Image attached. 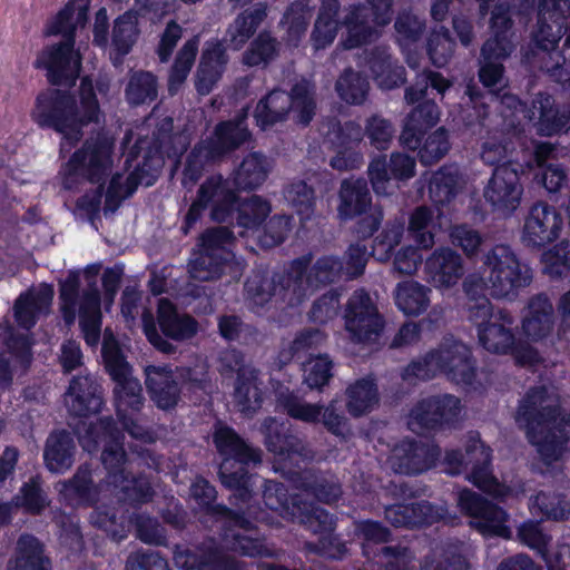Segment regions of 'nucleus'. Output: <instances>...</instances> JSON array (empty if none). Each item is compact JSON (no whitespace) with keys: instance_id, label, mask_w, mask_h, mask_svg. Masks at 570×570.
<instances>
[{"instance_id":"338daca9","label":"nucleus","mask_w":570,"mask_h":570,"mask_svg":"<svg viewBox=\"0 0 570 570\" xmlns=\"http://www.w3.org/2000/svg\"><path fill=\"white\" fill-rule=\"evenodd\" d=\"M530 512L541 519L561 521L570 514V503L560 494L541 491L530 499Z\"/></svg>"},{"instance_id":"473e14b6","label":"nucleus","mask_w":570,"mask_h":570,"mask_svg":"<svg viewBox=\"0 0 570 570\" xmlns=\"http://www.w3.org/2000/svg\"><path fill=\"white\" fill-rule=\"evenodd\" d=\"M338 199L337 213L342 220H350L366 214L372 205L367 180L363 177L343 179L338 190Z\"/></svg>"},{"instance_id":"69168bd1","label":"nucleus","mask_w":570,"mask_h":570,"mask_svg":"<svg viewBox=\"0 0 570 570\" xmlns=\"http://www.w3.org/2000/svg\"><path fill=\"white\" fill-rule=\"evenodd\" d=\"M335 90L346 104L362 105L367 97L370 82L365 76L350 67L336 80Z\"/></svg>"},{"instance_id":"c03bdc74","label":"nucleus","mask_w":570,"mask_h":570,"mask_svg":"<svg viewBox=\"0 0 570 570\" xmlns=\"http://www.w3.org/2000/svg\"><path fill=\"white\" fill-rule=\"evenodd\" d=\"M464 181L454 165H443L431 175L429 197L435 207L450 204L462 190Z\"/></svg>"},{"instance_id":"e2e57ef3","label":"nucleus","mask_w":570,"mask_h":570,"mask_svg":"<svg viewBox=\"0 0 570 570\" xmlns=\"http://www.w3.org/2000/svg\"><path fill=\"white\" fill-rule=\"evenodd\" d=\"M279 52V42L272 31L264 29L250 41L243 53V63L248 67H258L271 63Z\"/></svg>"},{"instance_id":"680f3d73","label":"nucleus","mask_w":570,"mask_h":570,"mask_svg":"<svg viewBox=\"0 0 570 570\" xmlns=\"http://www.w3.org/2000/svg\"><path fill=\"white\" fill-rule=\"evenodd\" d=\"M450 136L445 127L428 131L420 136V145L412 151H417L419 161L423 166H431L440 161L450 150Z\"/></svg>"},{"instance_id":"c9c22d12","label":"nucleus","mask_w":570,"mask_h":570,"mask_svg":"<svg viewBox=\"0 0 570 570\" xmlns=\"http://www.w3.org/2000/svg\"><path fill=\"white\" fill-rule=\"evenodd\" d=\"M30 342L26 336H13L9 324L0 325V386L11 381L9 364L11 361L26 366L30 363Z\"/></svg>"},{"instance_id":"ddd939ff","label":"nucleus","mask_w":570,"mask_h":570,"mask_svg":"<svg viewBox=\"0 0 570 570\" xmlns=\"http://www.w3.org/2000/svg\"><path fill=\"white\" fill-rule=\"evenodd\" d=\"M458 504L460 509L471 517L470 525L485 537H500L510 539L509 513L482 498L480 494L464 489L459 492Z\"/></svg>"},{"instance_id":"7ed1b4c3","label":"nucleus","mask_w":570,"mask_h":570,"mask_svg":"<svg viewBox=\"0 0 570 570\" xmlns=\"http://www.w3.org/2000/svg\"><path fill=\"white\" fill-rule=\"evenodd\" d=\"M100 105L92 83L83 79L79 89V104L67 89L41 90L31 110L32 121L42 130L61 135V148H75L83 137V128L99 121Z\"/></svg>"},{"instance_id":"20e7f679","label":"nucleus","mask_w":570,"mask_h":570,"mask_svg":"<svg viewBox=\"0 0 570 570\" xmlns=\"http://www.w3.org/2000/svg\"><path fill=\"white\" fill-rule=\"evenodd\" d=\"M302 487L303 493H295L289 500L287 490L283 484L269 482L266 484L263 494L265 505L271 510L279 512L284 518L297 520L313 533L320 534V542L314 547L311 544V549L336 558L337 554L330 547L333 541V518L324 509L316 507L312 502H306L303 497H307L311 492L320 501L332 503L340 498L341 487L332 479L314 476L309 473L305 475Z\"/></svg>"},{"instance_id":"5fc2aeb1","label":"nucleus","mask_w":570,"mask_h":570,"mask_svg":"<svg viewBox=\"0 0 570 570\" xmlns=\"http://www.w3.org/2000/svg\"><path fill=\"white\" fill-rule=\"evenodd\" d=\"M513 26L511 7L509 3H498L491 11L490 29L492 36L488 38L483 45H491L497 49H504L513 52Z\"/></svg>"},{"instance_id":"864d4df0","label":"nucleus","mask_w":570,"mask_h":570,"mask_svg":"<svg viewBox=\"0 0 570 570\" xmlns=\"http://www.w3.org/2000/svg\"><path fill=\"white\" fill-rule=\"evenodd\" d=\"M214 443L222 455L242 463L261 462V451L246 444L233 429L218 425L214 432Z\"/></svg>"},{"instance_id":"39448f33","label":"nucleus","mask_w":570,"mask_h":570,"mask_svg":"<svg viewBox=\"0 0 570 570\" xmlns=\"http://www.w3.org/2000/svg\"><path fill=\"white\" fill-rule=\"evenodd\" d=\"M515 422L546 464L558 461L570 450V414H560L559 395L553 386L529 389L519 402Z\"/></svg>"},{"instance_id":"2eb2a0df","label":"nucleus","mask_w":570,"mask_h":570,"mask_svg":"<svg viewBox=\"0 0 570 570\" xmlns=\"http://www.w3.org/2000/svg\"><path fill=\"white\" fill-rule=\"evenodd\" d=\"M394 0H367L365 4H352L344 17L347 29V47L357 48L371 41L374 28L385 27L392 20V7Z\"/></svg>"},{"instance_id":"cd10ccee","label":"nucleus","mask_w":570,"mask_h":570,"mask_svg":"<svg viewBox=\"0 0 570 570\" xmlns=\"http://www.w3.org/2000/svg\"><path fill=\"white\" fill-rule=\"evenodd\" d=\"M65 403L75 416L86 417L98 413L104 403L101 386L90 375L73 377L65 395Z\"/></svg>"},{"instance_id":"c756f323","label":"nucleus","mask_w":570,"mask_h":570,"mask_svg":"<svg viewBox=\"0 0 570 570\" xmlns=\"http://www.w3.org/2000/svg\"><path fill=\"white\" fill-rule=\"evenodd\" d=\"M228 62L226 48L218 39L206 41L196 73V89L199 94H208L222 78Z\"/></svg>"},{"instance_id":"9d476101","label":"nucleus","mask_w":570,"mask_h":570,"mask_svg":"<svg viewBox=\"0 0 570 570\" xmlns=\"http://www.w3.org/2000/svg\"><path fill=\"white\" fill-rule=\"evenodd\" d=\"M161 166L163 158L149 149L144 154L141 161L128 174L125 183L121 181V174L112 175L104 193L105 215L117 212L122 202L131 197L139 186H153L157 181Z\"/></svg>"},{"instance_id":"423d86ee","label":"nucleus","mask_w":570,"mask_h":570,"mask_svg":"<svg viewBox=\"0 0 570 570\" xmlns=\"http://www.w3.org/2000/svg\"><path fill=\"white\" fill-rule=\"evenodd\" d=\"M114 140L99 131L82 142L65 164L62 170V186L72 189L79 178L97 184L94 189L87 190L76 200V209L85 213L89 218L96 217L101 207L105 193V183L112 167Z\"/></svg>"},{"instance_id":"4d7b16f0","label":"nucleus","mask_w":570,"mask_h":570,"mask_svg":"<svg viewBox=\"0 0 570 570\" xmlns=\"http://www.w3.org/2000/svg\"><path fill=\"white\" fill-rule=\"evenodd\" d=\"M433 220L432 212L420 206L413 210L409 218L407 237L412 239L414 245H405L399 249H451L448 246L434 248V234L431 230Z\"/></svg>"},{"instance_id":"412c9836","label":"nucleus","mask_w":570,"mask_h":570,"mask_svg":"<svg viewBox=\"0 0 570 570\" xmlns=\"http://www.w3.org/2000/svg\"><path fill=\"white\" fill-rule=\"evenodd\" d=\"M466 261L475 265L476 272L471 274L464 283L471 276L480 278L482 263L475 261L474 254L470 252H462V254L459 252H433L426 259L425 271L435 287L449 288L455 285L464 274Z\"/></svg>"},{"instance_id":"72a5a7b5","label":"nucleus","mask_w":570,"mask_h":570,"mask_svg":"<svg viewBox=\"0 0 570 570\" xmlns=\"http://www.w3.org/2000/svg\"><path fill=\"white\" fill-rule=\"evenodd\" d=\"M554 326V309L544 295L530 299L522 318V334L530 341L539 342L552 332Z\"/></svg>"},{"instance_id":"0eeeda50","label":"nucleus","mask_w":570,"mask_h":570,"mask_svg":"<svg viewBox=\"0 0 570 570\" xmlns=\"http://www.w3.org/2000/svg\"><path fill=\"white\" fill-rule=\"evenodd\" d=\"M99 267H88L81 275L69 273L60 283V309L66 323L75 322L77 313L88 345H97L101 332L100 296L97 288Z\"/></svg>"},{"instance_id":"0e129e2a","label":"nucleus","mask_w":570,"mask_h":570,"mask_svg":"<svg viewBox=\"0 0 570 570\" xmlns=\"http://www.w3.org/2000/svg\"><path fill=\"white\" fill-rule=\"evenodd\" d=\"M125 97L130 106L151 104L158 97L157 77L150 71H136L129 78Z\"/></svg>"},{"instance_id":"13d9d810","label":"nucleus","mask_w":570,"mask_h":570,"mask_svg":"<svg viewBox=\"0 0 570 570\" xmlns=\"http://www.w3.org/2000/svg\"><path fill=\"white\" fill-rule=\"evenodd\" d=\"M370 70L381 88L391 90L406 82V70L392 61L390 55L375 50L368 59Z\"/></svg>"},{"instance_id":"5701e85b","label":"nucleus","mask_w":570,"mask_h":570,"mask_svg":"<svg viewBox=\"0 0 570 570\" xmlns=\"http://www.w3.org/2000/svg\"><path fill=\"white\" fill-rule=\"evenodd\" d=\"M470 462H473L468 480L498 500H505L518 493L511 488L500 483L490 471L491 451L480 440H472L466 449Z\"/></svg>"},{"instance_id":"2f4dec72","label":"nucleus","mask_w":570,"mask_h":570,"mask_svg":"<svg viewBox=\"0 0 570 570\" xmlns=\"http://www.w3.org/2000/svg\"><path fill=\"white\" fill-rule=\"evenodd\" d=\"M439 106L433 100L419 102L406 116L400 142L406 149L420 145V136L428 134L439 121Z\"/></svg>"},{"instance_id":"6e6552de","label":"nucleus","mask_w":570,"mask_h":570,"mask_svg":"<svg viewBox=\"0 0 570 570\" xmlns=\"http://www.w3.org/2000/svg\"><path fill=\"white\" fill-rule=\"evenodd\" d=\"M444 374L450 381L476 389V367L471 350L453 337H445L423 357L410 363L403 371L404 381L430 380Z\"/></svg>"},{"instance_id":"052dcab7","label":"nucleus","mask_w":570,"mask_h":570,"mask_svg":"<svg viewBox=\"0 0 570 570\" xmlns=\"http://www.w3.org/2000/svg\"><path fill=\"white\" fill-rule=\"evenodd\" d=\"M430 289L417 282H403L394 291L395 304L405 315L417 316L430 304Z\"/></svg>"},{"instance_id":"4be33fe9","label":"nucleus","mask_w":570,"mask_h":570,"mask_svg":"<svg viewBox=\"0 0 570 570\" xmlns=\"http://www.w3.org/2000/svg\"><path fill=\"white\" fill-rule=\"evenodd\" d=\"M511 55V52L504 49H497L491 47V45H482L478 59L479 81L491 95L509 107H513L520 101L515 95L502 92L503 88L501 85L505 73L504 61Z\"/></svg>"},{"instance_id":"393cba45","label":"nucleus","mask_w":570,"mask_h":570,"mask_svg":"<svg viewBox=\"0 0 570 570\" xmlns=\"http://www.w3.org/2000/svg\"><path fill=\"white\" fill-rule=\"evenodd\" d=\"M439 456L440 449L432 443L404 440L393 449L390 463L399 473L417 474L432 468Z\"/></svg>"},{"instance_id":"774afa93","label":"nucleus","mask_w":570,"mask_h":570,"mask_svg":"<svg viewBox=\"0 0 570 570\" xmlns=\"http://www.w3.org/2000/svg\"><path fill=\"white\" fill-rule=\"evenodd\" d=\"M271 204L261 196L253 195L247 200L238 203L235 207L237 212V224L247 229L258 228L268 217L271 213Z\"/></svg>"},{"instance_id":"b1692460","label":"nucleus","mask_w":570,"mask_h":570,"mask_svg":"<svg viewBox=\"0 0 570 570\" xmlns=\"http://www.w3.org/2000/svg\"><path fill=\"white\" fill-rule=\"evenodd\" d=\"M528 117L533 121L538 135L552 137L567 130L570 110L560 107L549 92L540 91L531 101Z\"/></svg>"},{"instance_id":"6ab92c4d","label":"nucleus","mask_w":570,"mask_h":570,"mask_svg":"<svg viewBox=\"0 0 570 570\" xmlns=\"http://www.w3.org/2000/svg\"><path fill=\"white\" fill-rule=\"evenodd\" d=\"M345 330L352 341L366 343L374 341L383 328L382 318L370 295L356 291L350 297L345 314Z\"/></svg>"},{"instance_id":"7c9ffc66","label":"nucleus","mask_w":570,"mask_h":570,"mask_svg":"<svg viewBox=\"0 0 570 570\" xmlns=\"http://www.w3.org/2000/svg\"><path fill=\"white\" fill-rule=\"evenodd\" d=\"M55 291L47 284H40L21 294L14 304V318L23 328L32 327L41 315L50 311Z\"/></svg>"},{"instance_id":"f257e3e1","label":"nucleus","mask_w":570,"mask_h":570,"mask_svg":"<svg viewBox=\"0 0 570 570\" xmlns=\"http://www.w3.org/2000/svg\"><path fill=\"white\" fill-rule=\"evenodd\" d=\"M482 263L480 278L471 276L463 285L469 297V320L476 328L479 343L494 354H508L514 345L513 317L504 312H493L487 292L502 298L515 289L528 286L532 271L521 263L514 252H471Z\"/></svg>"},{"instance_id":"c85d7f7f","label":"nucleus","mask_w":570,"mask_h":570,"mask_svg":"<svg viewBox=\"0 0 570 570\" xmlns=\"http://www.w3.org/2000/svg\"><path fill=\"white\" fill-rule=\"evenodd\" d=\"M566 21L562 0H538V30L533 37L535 46L544 51L554 49Z\"/></svg>"},{"instance_id":"a211bd4d","label":"nucleus","mask_w":570,"mask_h":570,"mask_svg":"<svg viewBox=\"0 0 570 570\" xmlns=\"http://www.w3.org/2000/svg\"><path fill=\"white\" fill-rule=\"evenodd\" d=\"M563 226V218L553 206L539 202L532 205L523 227V240L528 246L546 249L544 246L559 238ZM550 249H568L564 242Z\"/></svg>"},{"instance_id":"4468645a","label":"nucleus","mask_w":570,"mask_h":570,"mask_svg":"<svg viewBox=\"0 0 570 570\" xmlns=\"http://www.w3.org/2000/svg\"><path fill=\"white\" fill-rule=\"evenodd\" d=\"M463 406L452 394L433 395L419 401L409 414V429L423 433L443 425H453L462 419Z\"/></svg>"},{"instance_id":"e433bc0d","label":"nucleus","mask_w":570,"mask_h":570,"mask_svg":"<svg viewBox=\"0 0 570 570\" xmlns=\"http://www.w3.org/2000/svg\"><path fill=\"white\" fill-rule=\"evenodd\" d=\"M277 422L273 417L264 421V428L267 431L266 446L277 458L279 463L287 466V461L292 465H299L301 462L312 458V452L303 442L294 435L273 434L276 431Z\"/></svg>"},{"instance_id":"603ef678","label":"nucleus","mask_w":570,"mask_h":570,"mask_svg":"<svg viewBox=\"0 0 570 570\" xmlns=\"http://www.w3.org/2000/svg\"><path fill=\"white\" fill-rule=\"evenodd\" d=\"M266 157L261 153H249L233 173V184L237 190H254L267 178Z\"/></svg>"},{"instance_id":"bf43d9fd","label":"nucleus","mask_w":570,"mask_h":570,"mask_svg":"<svg viewBox=\"0 0 570 570\" xmlns=\"http://www.w3.org/2000/svg\"><path fill=\"white\" fill-rule=\"evenodd\" d=\"M198 47L199 39L194 36L178 50L168 73L167 87L170 95L177 94L187 80L195 63Z\"/></svg>"},{"instance_id":"6e6d98bb","label":"nucleus","mask_w":570,"mask_h":570,"mask_svg":"<svg viewBox=\"0 0 570 570\" xmlns=\"http://www.w3.org/2000/svg\"><path fill=\"white\" fill-rule=\"evenodd\" d=\"M75 444L68 432L52 433L46 443L43 459L46 466L56 473H62L73 463Z\"/></svg>"},{"instance_id":"a19ab883","label":"nucleus","mask_w":570,"mask_h":570,"mask_svg":"<svg viewBox=\"0 0 570 570\" xmlns=\"http://www.w3.org/2000/svg\"><path fill=\"white\" fill-rule=\"evenodd\" d=\"M366 263V252L345 253L340 262L326 257L317 262L315 277L320 283H332L341 276L354 278L363 274Z\"/></svg>"},{"instance_id":"49530a36","label":"nucleus","mask_w":570,"mask_h":570,"mask_svg":"<svg viewBox=\"0 0 570 570\" xmlns=\"http://www.w3.org/2000/svg\"><path fill=\"white\" fill-rule=\"evenodd\" d=\"M158 323L163 333L176 341L189 340L198 331L197 322L187 314H179L166 298L158 301Z\"/></svg>"},{"instance_id":"4c0bfd02","label":"nucleus","mask_w":570,"mask_h":570,"mask_svg":"<svg viewBox=\"0 0 570 570\" xmlns=\"http://www.w3.org/2000/svg\"><path fill=\"white\" fill-rule=\"evenodd\" d=\"M146 386L151 400L159 409L167 410L175 406L179 399V386L173 371L167 366H147Z\"/></svg>"},{"instance_id":"37998d69","label":"nucleus","mask_w":570,"mask_h":570,"mask_svg":"<svg viewBox=\"0 0 570 570\" xmlns=\"http://www.w3.org/2000/svg\"><path fill=\"white\" fill-rule=\"evenodd\" d=\"M340 0H321L318 13L311 33V41L316 50L325 49L335 40L344 20L338 19Z\"/></svg>"},{"instance_id":"f704fd0d","label":"nucleus","mask_w":570,"mask_h":570,"mask_svg":"<svg viewBox=\"0 0 570 570\" xmlns=\"http://www.w3.org/2000/svg\"><path fill=\"white\" fill-rule=\"evenodd\" d=\"M234 258V252H197L189 263L190 276L198 281H210L224 273L237 276L242 267Z\"/></svg>"},{"instance_id":"58836bf2","label":"nucleus","mask_w":570,"mask_h":570,"mask_svg":"<svg viewBox=\"0 0 570 570\" xmlns=\"http://www.w3.org/2000/svg\"><path fill=\"white\" fill-rule=\"evenodd\" d=\"M291 98L292 90L287 92L282 89H273L262 97L254 110L256 126L266 130L278 122L285 121L293 108Z\"/></svg>"},{"instance_id":"dca6fc26","label":"nucleus","mask_w":570,"mask_h":570,"mask_svg":"<svg viewBox=\"0 0 570 570\" xmlns=\"http://www.w3.org/2000/svg\"><path fill=\"white\" fill-rule=\"evenodd\" d=\"M33 67L47 71V80L51 86L73 85L79 77L81 57L75 50V42L62 40L46 46L38 53Z\"/></svg>"},{"instance_id":"9b49d317","label":"nucleus","mask_w":570,"mask_h":570,"mask_svg":"<svg viewBox=\"0 0 570 570\" xmlns=\"http://www.w3.org/2000/svg\"><path fill=\"white\" fill-rule=\"evenodd\" d=\"M363 138V127L357 121L342 122L336 118L331 119L324 136L330 148L335 151L330 166L340 171L358 169L364 160L361 151Z\"/></svg>"},{"instance_id":"1a4fd4ad","label":"nucleus","mask_w":570,"mask_h":570,"mask_svg":"<svg viewBox=\"0 0 570 570\" xmlns=\"http://www.w3.org/2000/svg\"><path fill=\"white\" fill-rule=\"evenodd\" d=\"M237 203L238 194L233 190L228 179L220 174L208 176L199 186L196 199L188 207L181 225L183 233L187 235L194 228L209 205L210 218L214 222H227L233 217Z\"/></svg>"},{"instance_id":"ea45409f","label":"nucleus","mask_w":570,"mask_h":570,"mask_svg":"<svg viewBox=\"0 0 570 570\" xmlns=\"http://www.w3.org/2000/svg\"><path fill=\"white\" fill-rule=\"evenodd\" d=\"M268 14L266 2H257L242 10L228 26L226 35L233 49H242L254 37Z\"/></svg>"},{"instance_id":"f8f14e48","label":"nucleus","mask_w":570,"mask_h":570,"mask_svg":"<svg viewBox=\"0 0 570 570\" xmlns=\"http://www.w3.org/2000/svg\"><path fill=\"white\" fill-rule=\"evenodd\" d=\"M308 288L309 283L302 273L282 274L272 278L254 274L245 284L247 296L256 305H264L272 297L296 305L307 295Z\"/></svg>"},{"instance_id":"a18cd8bd","label":"nucleus","mask_w":570,"mask_h":570,"mask_svg":"<svg viewBox=\"0 0 570 570\" xmlns=\"http://www.w3.org/2000/svg\"><path fill=\"white\" fill-rule=\"evenodd\" d=\"M138 33V19L134 11L128 10L115 19L110 51L115 66L122 63L124 58L131 51Z\"/></svg>"},{"instance_id":"f3484780","label":"nucleus","mask_w":570,"mask_h":570,"mask_svg":"<svg viewBox=\"0 0 570 570\" xmlns=\"http://www.w3.org/2000/svg\"><path fill=\"white\" fill-rule=\"evenodd\" d=\"M522 173V165L519 161H507L493 168L483 193L493 210L512 214L519 207L523 194L520 183Z\"/></svg>"},{"instance_id":"f03ea898","label":"nucleus","mask_w":570,"mask_h":570,"mask_svg":"<svg viewBox=\"0 0 570 570\" xmlns=\"http://www.w3.org/2000/svg\"><path fill=\"white\" fill-rule=\"evenodd\" d=\"M79 442L83 450L94 452L99 442H104L101 461L107 470L104 484H91L90 471L87 466L78 469L73 479L61 484L60 492L70 497L77 495L80 500L96 502L99 492L115 494L119 500L141 502L151 494L149 483L134 476V466L146 464L148 468L158 469L159 463L146 449H134L128 456L120 442V433L116 430L111 417H104L88 426L85 422L76 428Z\"/></svg>"},{"instance_id":"79ce46f5","label":"nucleus","mask_w":570,"mask_h":570,"mask_svg":"<svg viewBox=\"0 0 570 570\" xmlns=\"http://www.w3.org/2000/svg\"><path fill=\"white\" fill-rule=\"evenodd\" d=\"M385 519L394 527L430 524L442 518V512L426 501L393 504L385 508Z\"/></svg>"},{"instance_id":"09e8293b","label":"nucleus","mask_w":570,"mask_h":570,"mask_svg":"<svg viewBox=\"0 0 570 570\" xmlns=\"http://www.w3.org/2000/svg\"><path fill=\"white\" fill-rule=\"evenodd\" d=\"M346 409L348 413L358 417L374 410L379 404L377 385L372 377H363L348 384L345 390Z\"/></svg>"},{"instance_id":"a878e982","label":"nucleus","mask_w":570,"mask_h":570,"mask_svg":"<svg viewBox=\"0 0 570 570\" xmlns=\"http://www.w3.org/2000/svg\"><path fill=\"white\" fill-rule=\"evenodd\" d=\"M217 508L218 512L224 518L225 532L223 541L228 549L249 557L268 554V550L264 543L253 537V530L248 520L233 513L225 507Z\"/></svg>"},{"instance_id":"bb28decb","label":"nucleus","mask_w":570,"mask_h":570,"mask_svg":"<svg viewBox=\"0 0 570 570\" xmlns=\"http://www.w3.org/2000/svg\"><path fill=\"white\" fill-rule=\"evenodd\" d=\"M252 138V132L243 118L222 120L216 124L209 137L203 139L207 145L210 159L222 161Z\"/></svg>"},{"instance_id":"3c124183","label":"nucleus","mask_w":570,"mask_h":570,"mask_svg":"<svg viewBox=\"0 0 570 570\" xmlns=\"http://www.w3.org/2000/svg\"><path fill=\"white\" fill-rule=\"evenodd\" d=\"M7 570H50V561L40 541L23 534L17 542L16 556L9 561Z\"/></svg>"},{"instance_id":"aec40b11","label":"nucleus","mask_w":570,"mask_h":570,"mask_svg":"<svg viewBox=\"0 0 570 570\" xmlns=\"http://www.w3.org/2000/svg\"><path fill=\"white\" fill-rule=\"evenodd\" d=\"M114 390L117 416L124 429L136 440L151 442V433L134 420V413L139 412L144 405L142 387L131 373L115 380Z\"/></svg>"},{"instance_id":"de8ad7c7","label":"nucleus","mask_w":570,"mask_h":570,"mask_svg":"<svg viewBox=\"0 0 570 570\" xmlns=\"http://www.w3.org/2000/svg\"><path fill=\"white\" fill-rule=\"evenodd\" d=\"M175 564L181 570H236L235 560L218 549L208 547L199 554L190 551L176 552Z\"/></svg>"},{"instance_id":"8fccbe9b","label":"nucleus","mask_w":570,"mask_h":570,"mask_svg":"<svg viewBox=\"0 0 570 570\" xmlns=\"http://www.w3.org/2000/svg\"><path fill=\"white\" fill-rule=\"evenodd\" d=\"M235 405L246 416L253 415L263 403L262 382L256 370H245L237 376L235 392Z\"/></svg>"}]
</instances>
